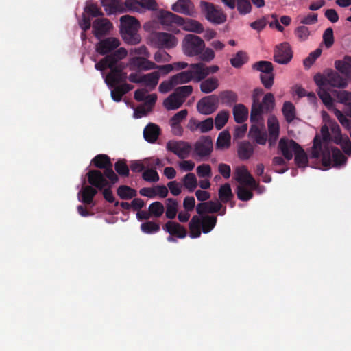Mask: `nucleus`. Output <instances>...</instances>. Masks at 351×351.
I'll use <instances>...</instances> for the list:
<instances>
[{
    "label": "nucleus",
    "instance_id": "obj_1",
    "mask_svg": "<svg viewBox=\"0 0 351 351\" xmlns=\"http://www.w3.org/2000/svg\"><path fill=\"white\" fill-rule=\"evenodd\" d=\"M262 90L256 89L253 94V104L251 108V126L248 136L258 145H265L268 141L265 130L264 115L271 112L274 108V97L271 93L266 94L262 102H259L258 97Z\"/></svg>",
    "mask_w": 351,
    "mask_h": 351
},
{
    "label": "nucleus",
    "instance_id": "obj_2",
    "mask_svg": "<svg viewBox=\"0 0 351 351\" xmlns=\"http://www.w3.org/2000/svg\"><path fill=\"white\" fill-rule=\"evenodd\" d=\"M329 130L328 124L324 123L321 128L322 141L318 135L315 137L311 155L313 158L322 156V164L326 167H339L346 163V158L338 149L329 145Z\"/></svg>",
    "mask_w": 351,
    "mask_h": 351
},
{
    "label": "nucleus",
    "instance_id": "obj_3",
    "mask_svg": "<svg viewBox=\"0 0 351 351\" xmlns=\"http://www.w3.org/2000/svg\"><path fill=\"white\" fill-rule=\"evenodd\" d=\"M221 204L217 200L198 204L196 206V210L202 216L195 215L191 219L189 224L190 237L192 239L198 238L202 232L204 234L210 232L215 226L217 217L203 215L217 213L221 208Z\"/></svg>",
    "mask_w": 351,
    "mask_h": 351
},
{
    "label": "nucleus",
    "instance_id": "obj_4",
    "mask_svg": "<svg viewBox=\"0 0 351 351\" xmlns=\"http://www.w3.org/2000/svg\"><path fill=\"white\" fill-rule=\"evenodd\" d=\"M121 33L123 40L130 45H137L141 40L138 34L141 25L134 17L125 15L121 17Z\"/></svg>",
    "mask_w": 351,
    "mask_h": 351
},
{
    "label": "nucleus",
    "instance_id": "obj_5",
    "mask_svg": "<svg viewBox=\"0 0 351 351\" xmlns=\"http://www.w3.org/2000/svg\"><path fill=\"white\" fill-rule=\"evenodd\" d=\"M95 67L97 70L101 72L106 68L110 69V73L106 76L104 77L102 73L104 81L108 87H112L116 83L125 81L127 77L126 73L117 69V66L115 65V61H112V58L108 56L96 63Z\"/></svg>",
    "mask_w": 351,
    "mask_h": 351
},
{
    "label": "nucleus",
    "instance_id": "obj_6",
    "mask_svg": "<svg viewBox=\"0 0 351 351\" xmlns=\"http://www.w3.org/2000/svg\"><path fill=\"white\" fill-rule=\"evenodd\" d=\"M314 80L317 86H325L329 89L331 87L345 88L348 85L345 78L332 71H326L323 74L315 75Z\"/></svg>",
    "mask_w": 351,
    "mask_h": 351
},
{
    "label": "nucleus",
    "instance_id": "obj_7",
    "mask_svg": "<svg viewBox=\"0 0 351 351\" xmlns=\"http://www.w3.org/2000/svg\"><path fill=\"white\" fill-rule=\"evenodd\" d=\"M192 92L193 87L190 85L177 88L172 94L164 100L163 105L165 108L168 110L179 108Z\"/></svg>",
    "mask_w": 351,
    "mask_h": 351
},
{
    "label": "nucleus",
    "instance_id": "obj_8",
    "mask_svg": "<svg viewBox=\"0 0 351 351\" xmlns=\"http://www.w3.org/2000/svg\"><path fill=\"white\" fill-rule=\"evenodd\" d=\"M205 47L204 41L195 34H186L182 41V49L188 57H194L202 53Z\"/></svg>",
    "mask_w": 351,
    "mask_h": 351
},
{
    "label": "nucleus",
    "instance_id": "obj_9",
    "mask_svg": "<svg viewBox=\"0 0 351 351\" xmlns=\"http://www.w3.org/2000/svg\"><path fill=\"white\" fill-rule=\"evenodd\" d=\"M322 117L325 124H328L330 130L334 135V141L335 143L341 145L344 152L347 154H351V142L347 136H342L340 132V128L338 124L330 119L329 115L325 111L322 112Z\"/></svg>",
    "mask_w": 351,
    "mask_h": 351
},
{
    "label": "nucleus",
    "instance_id": "obj_10",
    "mask_svg": "<svg viewBox=\"0 0 351 351\" xmlns=\"http://www.w3.org/2000/svg\"><path fill=\"white\" fill-rule=\"evenodd\" d=\"M191 81H192V77L188 70L182 71L162 81L158 86V91L165 94L176 86L189 83Z\"/></svg>",
    "mask_w": 351,
    "mask_h": 351
},
{
    "label": "nucleus",
    "instance_id": "obj_11",
    "mask_svg": "<svg viewBox=\"0 0 351 351\" xmlns=\"http://www.w3.org/2000/svg\"><path fill=\"white\" fill-rule=\"evenodd\" d=\"M162 72L160 70L152 71L147 74L131 73L128 79L133 83H142L149 90H154L158 84Z\"/></svg>",
    "mask_w": 351,
    "mask_h": 351
},
{
    "label": "nucleus",
    "instance_id": "obj_12",
    "mask_svg": "<svg viewBox=\"0 0 351 351\" xmlns=\"http://www.w3.org/2000/svg\"><path fill=\"white\" fill-rule=\"evenodd\" d=\"M178 43V38L170 33L156 32L150 37V45L158 48L170 49L176 47Z\"/></svg>",
    "mask_w": 351,
    "mask_h": 351
},
{
    "label": "nucleus",
    "instance_id": "obj_13",
    "mask_svg": "<svg viewBox=\"0 0 351 351\" xmlns=\"http://www.w3.org/2000/svg\"><path fill=\"white\" fill-rule=\"evenodd\" d=\"M93 162L97 167L105 169V176L112 184L117 181V176L112 169V165L108 156L105 154L97 155L93 159Z\"/></svg>",
    "mask_w": 351,
    "mask_h": 351
},
{
    "label": "nucleus",
    "instance_id": "obj_14",
    "mask_svg": "<svg viewBox=\"0 0 351 351\" xmlns=\"http://www.w3.org/2000/svg\"><path fill=\"white\" fill-rule=\"evenodd\" d=\"M149 57H132L129 60L130 70L150 71L153 69L160 70V65L149 60Z\"/></svg>",
    "mask_w": 351,
    "mask_h": 351
},
{
    "label": "nucleus",
    "instance_id": "obj_15",
    "mask_svg": "<svg viewBox=\"0 0 351 351\" xmlns=\"http://www.w3.org/2000/svg\"><path fill=\"white\" fill-rule=\"evenodd\" d=\"M201 6L205 12L206 19L210 22L221 24L226 21V15L210 3L202 2Z\"/></svg>",
    "mask_w": 351,
    "mask_h": 351
},
{
    "label": "nucleus",
    "instance_id": "obj_16",
    "mask_svg": "<svg viewBox=\"0 0 351 351\" xmlns=\"http://www.w3.org/2000/svg\"><path fill=\"white\" fill-rule=\"evenodd\" d=\"M167 149L172 152L181 159H184L189 156L191 147L184 141H169L166 145Z\"/></svg>",
    "mask_w": 351,
    "mask_h": 351
},
{
    "label": "nucleus",
    "instance_id": "obj_17",
    "mask_svg": "<svg viewBox=\"0 0 351 351\" xmlns=\"http://www.w3.org/2000/svg\"><path fill=\"white\" fill-rule=\"evenodd\" d=\"M218 107V97L215 95L205 97L200 99L197 104L198 112L204 115H208L215 112Z\"/></svg>",
    "mask_w": 351,
    "mask_h": 351
},
{
    "label": "nucleus",
    "instance_id": "obj_18",
    "mask_svg": "<svg viewBox=\"0 0 351 351\" xmlns=\"http://www.w3.org/2000/svg\"><path fill=\"white\" fill-rule=\"evenodd\" d=\"M156 6L155 0H125L124 11L141 12L142 8L154 10Z\"/></svg>",
    "mask_w": 351,
    "mask_h": 351
},
{
    "label": "nucleus",
    "instance_id": "obj_19",
    "mask_svg": "<svg viewBox=\"0 0 351 351\" xmlns=\"http://www.w3.org/2000/svg\"><path fill=\"white\" fill-rule=\"evenodd\" d=\"M293 57L291 46L287 43H283L276 47L274 60L278 64H286Z\"/></svg>",
    "mask_w": 351,
    "mask_h": 351
},
{
    "label": "nucleus",
    "instance_id": "obj_20",
    "mask_svg": "<svg viewBox=\"0 0 351 351\" xmlns=\"http://www.w3.org/2000/svg\"><path fill=\"white\" fill-rule=\"evenodd\" d=\"M86 14L95 17L101 14V12L97 5L90 3H86V5L84 8V12L82 14V18L79 21V25L84 31L90 29L91 25L90 19L86 16Z\"/></svg>",
    "mask_w": 351,
    "mask_h": 351
},
{
    "label": "nucleus",
    "instance_id": "obj_21",
    "mask_svg": "<svg viewBox=\"0 0 351 351\" xmlns=\"http://www.w3.org/2000/svg\"><path fill=\"white\" fill-rule=\"evenodd\" d=\"M267 129H268V143L269 147H273L276 143V141L280 135V125L278 120L273 115H270L267 119Z\"/></svg>",
    "mask_w": 351,
    "mask_h": 351
},
{
    "label": "nucleus",
    "instance_id": "obj_22",
    "mask_svg": "<svg viewBox=\"0 0 351 351\" xmlns=\"http://www.w3.org/2000/svg\"><path fill=\"white\" fill-rule=\"evenodd\" d=\"M171 8L175 12L189 16L194 17L197 15L195 6L191 0H177Z\"/></svg>",
    "mask_w": 351,
    "mask_h": 351
},
{
    "label": "nucleus",
    "instance_id": "obj_23",
    "mask_svg": "<svg viewBox=\"0 0 351 351\" xmlns=\"http://www.w3.org/2000/svg\"><path fill=\"white\" fill-rule=\"evenodd\" d=\"M112 27V24L105 18L97 19L93 23V32L99 39L108 34Z\"/></svg>",
    "mask_w": 351,
    "mask_h": 351
},
{
    "label": "nucleus",
    "instance_id": "obj_24",
    "mask_svg": "<svg viewBox=\"0 0 351 351\" xmlns=\"http://www.w3.org/2000/svg\"><path fill=\"white\" fill-rule=\"evenodd\" d=\"M279 148L285 158L290 160L296 151L300 148V145L293 140L282 138L279 141Z\"/></svg>",
    "mask_w": 351,
    "mask_h": 351
},
{
    "label": "nucleus",
    "instance_id": "obj_25",
    "mask_svg": "<svg viewBox=\"0 0 351 351\" xmlns=\"http://www.w3.org/2000/svg\"><path fill=\"white\" fill-rule=\"evenodd\" d=\"M187 127L191 132L199 131L202 133H206L213 129V120L212 118H208L202 121H199L195 119H191Z\"/></svg>",
    "mask_w": 351,
    "mask_h": 351
},
{
    "label": "nucleus",
    "instance_id": "obj_26",
    "mask_svg": "<svg viewBox=\"0 0 351 351\" xmlns=\"http://www.w3.org/2000/svg\"><path fill=\"white\" fill-rule=\"evenodd\" d=\"M234 178L239 184H245L247 186L255 184V180L244 166L236 167Z\"/></svg>",
    "mask_w": 351,
    "mask_h": 351
},
{
    "label": "nucleus",
    "instance_id": "obj_27",
    "mask_svg": "<svg viewBox=\"0 0 351 351\" xmlns=\"http://www.w3.org/2000/svg\"><path fill=\"white\" fill-rule=\"evenodd\" d=\"M120 45L119 39L114 37H109L99 42L96 45V51L102 55L111 52Z\"/></svg>",
    "mask_w": 351,
    "mask_h": 351
},
{
    "label": "nucleus",
    "instance_id": "obj_28",
    "mask_svg": "<svg viewBox=\"0 0 351 351\" xmlns=\"http://www.w3.org/2000/svg\"><path fill=\"white\" fill-rule=\"evenodd\" d=\"M88 182L99 189L110 186V182L108 181L98 170H92L87 173Z\"/></svg>",
    "mask_w": 351,
    "mask_h": 351
},
{
    "label": "nucleus",
    "instance_id": "obj_29",
    "mask_svg": "<svg viewBox=\"0 0 351 351\" xmlns=\"http://www.w3.org/2000/svg\"><path fill=\"white\" fill-rule=\"evenodd\" d=\"M213 150V142L208 137H202L195 145V152L199 156H208Z\"/></svg>",
    "mask_w": 351,
    "mask_h": 351
},
{
    "label": "nucleus",
    "instance_id": "obj_30",
    "mask_svg": "<svg viewBox=\"0 0 351 351\" xmlns=\"http://www.w3.org/2000/svg\"><path fill=\"white\" fill-rule=\"evenodd\" d=\"M179 26L186 32L201 34L204 32L203 25L197 21L192 19H184L181 16L179 22Z\"/></svg>",
    "mask_w": 351,
    "mask_h": 351
},
{
    "label": "nucleus",
    "instance_id": "obj_31",
    "mask_svg": "<svg viewBox=\"0 0 351 351\" xmlns=\"http://www.w3.org/2000/svg\"><path fill=\"white\" fill-rule=\"evenodd\" d=\"M134 98L138 101H144V104L148 105V109L154 105L157 96L156 94H148L147 88L138 89L134 93Z\"/></svg>",
    "mask_w": 351,
    "mask_h": 351
},
{
    "label": "nucleus",
    "instance_id": "obj_32",
    "mask_svg": "<svg viewBox=\"0 0 351 351\" xmlns=\"http://www.w3.org/2000/svg\"><path fill=\"white\" fill-rule=\"evenodd\" d=\"M189 68L188 71L192 77V81L199 82L206 77L205 64L202 62L191 64Z\"/></svg>",
    "mask_w": 351,
    "mask_h": 351
},
{
    "label": "nucleus",
    "instance_id": "obj_33",
    "mask_svg": "<svg viewBox=\"0 0 351 351\" xmlns=\"http://www.w3.org/2000/svg\"><path fill=\"white\" fill-rule=\"evenodd\" d=\"M158 19L160 23L166 26H170L173 24L179 25L181 16L176 15L169 11L160 10L158 12Z\"/></svg>",
    "mask_w": 351,
    "mask_h": 351
},
{
    "label": "nucleus",
    "instance_id": "obj_34",
    "mask_svg": "<svg viewBox=\"0 0 351 351\" xmlns=\"http://www.w3.org/2000/svg\"><path fill=\"white\" fill-rule=\"evenodd\" d=\"M163 230L171 235H175L180 239H183L186 236V229L180 224L174 221H168L163 226Z\"/></svg>",
    "mask_w": 351,
    "mask_h": 351
},
{
    "label": "nucleus",
    "instance_id": "obj_35",
    "mask_svg": "<svg viewBox=\"0 0 351 351\" xmlns=\"http://www.w3.org/2000/svg\"><path fill=\"white\" fill-rule=\"evenodd\" d=\"M97 194V190L90 186H83L77 194L80 201L86 204H91L93 199Z\"/></svg>",
    "mask_w": 351,
    "mask_h": 351
},
{
    "label": "nucleus",
    "instance_id": "obj_36",
    "mask_svg": "<svg viewBox=\"0 0 351 351\" xmlns=\"http://www.w3.org/2000/svg\"><path fill=\"white\" fill-rule=\"evenodd\" d=\"M329 88H327L325 86H318L317 94L320 99H322L323 104L326 106V107L334 112V109H337L334 105V100L329 94Z\"/></svg>",
    "mask_w": 351,
    "mask_h": 351
},
{
    "label": "nucleus",
    "instance_id": "obj_37",
    "mask_svg": "<svg viewBox=\"0 0 351 351\" xmlns=\"http://www.w3.org/2000/svg\"><path fill=\"white\" fill-rule=\"evenodd\" d=\"M119 82L116 83L112 87H109L111 90V97L114 101H120L122 96L131 90L132 87L128 84L118 85Z\"/></svg>",
    "mask_w": 351,
    "mask_h": 351
},
{
    "label": "nucleus",
    "instance_id": "obj_38",
    "mask_svg": "<svg viewBox=\"0 0 351 351\" xmlns=\"http://www.w3.org/2000/svg\"><path fill=\"white\" fill-rule=\"evenodd\" d=\"M101 1L106 12L108 14L124 11L121 0H101Z\"/></svg>",
    "mask_w": 351,
    "mask_h": 351
},
{
    "label": "nucleus",
    "instance_id": "obj_39",
    "mask_svg": "<svg viewBox=\"0 0 351 351\" xmlns=\"http://www.w3.org/2000/svg\"><path fill=\"white\" fill-rule=\"evenodd\" d=\"M158 135L159 128L154 123L148 124L143 130L144 138L149 143L155 142L158 138Z\"/></svg>",
    "mask_w": 351,
    "mask_h": 351
},
{
    "label": "nucleus",
    "instance_id": "obj_40",
    "mask_svg": "<svg viewBox=\"0 0 351 351\" xmlns=\"http://www.w3.org/2000/svg\"><path fill=\"white\" fill-rule=\"evenodd\" d=\"M219 84V80L217 77H210L201 82L200 90L202 93L208 94L217 89Z\"/></svg>",
    "mask_w": 351,
    "mask_h": 351
},
{
    "label": "nucleus",
    "instance_id": "obj_41",
    "mask_svg": "<svg viewBox=\"0 0 351 351\" xmlns=\"http://www.w3.org/2000/svg\"><path fill=\"white\" fill-rule=\"evenodd\" d=\"M233 114L236 122L242 123L248 117V109L243 104H237L233 108Z\"/></svg>",
    "mask_w": 351,
    "mask_h": 351
},
{
    "label": "nucleus",
    "instance_id": "obj_42",
    "mask_svg": "<svg viewBox=\"0 0 351 351\" xmlns=\"http://www.w3.org/2000/svg\"><path fill=\"white\" fill-rule=\"evenodd\" d=\"M188 63L185 62H177L173 64L160 65V71L163 75H167L173 71H181L188 66Z\"/></svg>",
    "mask_w": 351,
    "mask_h": 351
},
{
    "label": "nucleus",
    "instance_id": "obj_43",
    "mask_svg": "<svg viewBox=\"0 0 351 351\" xmlns=\"http://www.w3.org/2000/svg\"><path fill=\"white\" fill-rule=\"evenodd\" d=\"M254 151V146L249 142H243L240 144L238 149V154L241 159H248L253 154Z\"/></svg>",
    "mask_w": 351,
    "mask_h": 351
},
{
    "label": "nucleus",
    "instance_id": "obj_44",
    "mask_svg": "<svg viewBox=\"0 0 351 351\" xmlns=\"http://www.w3.org/2000/svg\"><path fill=\"white\" fill-rule=\"evenodd\" d=\"M182 182L183 186L189 191H193L198 185L197 178L193 173H186L182 178Z\"/></svg>",
    "mask_w": 351,
    "mask_h": 351
},
{
    "label": "nucleus",
    "instance_id": "obj_45",
    "mask_svg": "<svg viewBox=\"0 0 351 351\" xmlns=\"http://www.w3.org/2000/svg\"><path fill=\"white\" fill-rule=\"evenodd\" d=\"M231 136L228 132L224 130L219 133L216 145L217 149H227L230 145Z\"/></svg>",
    "mask_w": 351,
    "mask_h": 351
},
{
    "label": "nucleus",
    "instance_id": "obj_46",
    "mask_svg": "<svg viewBox=\"0 0 351 351\" xmlns=\"http://www.w3.org/2000/svg\"><path fill=\"white\" fill-rule=\"evenodd\" d=\"M178 202L172 198L167 199L166 202V217L170 219L176 217L178 213Z\"/></svg>",
    "mask_w": 351,
    "mask_h": 351
},
{
    "label": "nucleus",
    "instance_id": "obj_47",
    "mask_svg": "<svg viewBox=\"0 0 351 351\" xmlns=\"http://www.w3.org/2000/svg\"><path fill=\"white\" fill-rule=\"evenodd\" d=\"M335 65L338 71L351 78V58L344 61H336Z\"/></svg>",
    "mask_w": 351,
    "mask_h": 351
},
{
    "label": "nucleus",
    "instance_id": "obj_48",
    "mask_svg": "<svg viewBox=\"0 0 351 351\" xmlns=\"http://www.w3.org/2000/svg\"><path fill=\"white\" fill-rule=\"evenodd\" d=\"M238 198L242 201H247L252 198V189L245 184H239L237 187Z\"/></svg>",
    "mask_w": 351,
    "mask_h": 351
},
{
    "label": "nucleus",
    "instance_id": "obj_49",
    "mask_svg": "<svg viewBox=\"0 0 351 351\" xmlns=\"http://www.w3.org/2000/svg\"><path fill=\"white\" fill-rule=\"evenodd\" d=\"M338 102L343 104L349 110V114L351 116V93L348 91H339L337 94Z\"/></svg>",
    "mask_w": 351,
    "mask_h": 351
},
{
    "label": "nucleus",
    "instance_id": "obj_50",
    "mask_svg": "<svg viewBox=\"0 0 351 351\" xmlns=\"http://www.w3.org/2000/svg\"><path fill=\"white\" fill-rule=\"evenodd\" d=\"M294 34L299 41L304 42L309 38L311 33L308 27L301 25L295 28Z\"/></svg>",
    "mask_w": 351,
    "mask_h": 351
},
{
    "label": "nucleus",
    "instance_id": "obj_51",
    "mask_svg": "<svg viewBox=\"0 0 351 351\" xmlns=\"http://www.w3.org/2000/svg\"><path fill=\"white\" fill-rule=\"evenodd\" d=\"M118 195L123 199H131L136 196V192L134 189L128 186H120L117 189Z\"/></svg>",
    "mask_w": 351,
    "mask_h": 351
},
{
    "label": "nucleus",
    "instance_id": "obj_52",
    "mask_svg": "<svg viewBox=\"0 0 351 351\" xmlns=\"http://www.w3.org/2000/svg\"><path fill=\"white\" fill-rule=\"evenodd\" d=\"M219 197L222 202H228L231 199L232 193L229 184H225L220 187Z\"/></svg>",
    "mask_w": 351,
    "mask_h": 351
},
{
    "label": "nucleus",
    "instance_id": "obj_53",
    "mask_svg": "<svg viewBox=\"0 0 351 351\" xmlns=\"http://www.w3.org/2000/svg\"><path fill=\"white\" fill-rule=\"evenodd\" d=\"M127 54V50L123 47H120L117 49L112 54L108 56L112 58V61H115V65L117 66V69H121L122 71L123 67L121 66V64H118L117 62L125 58Z\"/></svg>",
    "mask_w": 351,
    "mask_h": 351
},
{
    "label": "nucleus",
    "instance_id": "obj_54",
    "mask_svg": "<svg viewBox=\"0 0 351 351\" xmlns=\"http://www.w3.org/2000/svg\"><path fill=\"white\" fill-rule=\"evenodd\" d=\"M141 230L145 234H152L160 230V226L155 222L147 221L141 225Z\"/></svg>",
    "mask_w": 351,
    "mask_h": 351
},
{
    "label": "nucleus",
    "instance_id": "obj_55",
    "mask_svg": "<svg viewBox=\"0 0 351 351\" xmlns=\"http://www.w3.org/2000/svg\"><path fill=\"white\" fill-rule=\"evenodd\" d=\"M282 112L288 122H291L295 119V107L291 102H285L282 108Z\"/></svg>",
    "mask_w": 351,
    "mask_h": 351
},
{
    "label": "nucleus",
    "instance_id": "obj_56",
    "mask_svg": "<svg viewBox=\"0 0 351 351\" xmlns=\"http://www.w3.org/2000/svg\"><path fill=\"white\" fill-rule=\"evenodd\" d=\"M229 117V114L226 110H221L218 112L215 119V128L217 130L221 129L227 123Z\"/></svg>",
    "mask_w": 351,
    "mask_h": 351
},
{
    "label": "nucleus",
    "instance_id": "obj_57",
    "mask_svg": "<svg viewBox=\"0 0 351 351\" xmlns=\"http://www.w3.org/2000/svg\"><path fill=\"white\" fill-rule=\"evenodd\" d=\"M196 173L199 178H209L212 176L211 167L208 164H202L197 167Z\"/></svg>",
    "mask_w": 351,
    "mask_h": 351
},
{
    "label": "nucleus",
    "instance_id": "obj_58",
    "mask_svg": "<svg viewBox=\"0 0 351 351\" xmlns=\"http://www.w3.org/2000/svg\"><path fill=\"white\" fill-rule=\"evenodd\" d=\"M188 111L186 110H182L177 112L170 120V125L171 128H178L179 124L187 116Z\"/></svg>",
    "mask_w": 351,
    "mask_h": 351
},
{
    "label": "nucleus",
    "instance_id": "obj_59",
    "mask_svg": "<svg viewBox=\"0 0 351 351\" xmlns=\"http://www.w3.org/2000/svg\"><path fill=\"white\" fill-rule=\"evenodd\" d=\"M295 161L299 167H304L307 165V156L300 147L295 153Z\"/></svg>",
    "mask_w": 351,
    "mask_h": 351
},
{
    "label": "nucleus",
    "instance_id": "obj_60",
    "mask_svg": "<svg viewBox=\"0 0 351 351\" xmlns=\"http://www.w3.org/2000/svg\"><path fill=\"white\" fill-rule=\"evenodd\" d=\"M253 69L259 71L261 73L273 72L272 64L268 61H260L253 65Z\"/></svg>",
    "mask_w": 351,
    "mask_h": 351
},
{
    "label": "nucleus",
    "instance_id": "obj_61",
    "mask_svg": "<svg viewBox=\"0 0 351 351\" xmlns=\"http://www.w3.org/2000/svg\"><path fill=\"white\" fill-rule=\"evenodd\" d=\"M150 159L145 158L143 160H135L132 162L130 168L132 171L135 172L142 171L145 167H149L152 165L149 163Z\"/></svg>",
    "mask_w": 351,
    "mask_h": 351
},
{
    "label": "nucleus",
    "instance_id": "obj_62",
    "mask_svg": "<svg viewBox=\"0 0 351 351\" xmlns=\"http://www.w3.org/2000/svg\"><path fill=\"white\" fill-rule=\"evenodd\" d=\"M165 208L159 202H155L152 203L149 206V211L151 215L155 217H160L164 213Z\"/></svg>",
    "mask_w": 351,
    "mask_h": 351
},
{
    "label": "nucleus",
    "instance_id": "obj_63",
    "mask_svg": "<svg viewBox=\"0 0 351 351\" xmlns=\"http://www.w3.org/2000/svg\"><path fill=\"white\" fill-rule=\"evenodd\" d=\"M247 61L246 53L243 51H239L237 54L230 60L231 64L234 67H240Z\"/></svg>",
    "mask_w": 351,
    "mask_h": 351
},
{
    "label": "nucleus",
    "instance_id": "obj_64",
    "mask_svg": "<svg viewBox=\"0 0 351 351\" xmlns=\"http://www.w3.org/2000/svg\"><path fill=\"white\" fill-rule=\"evenodd\" d=\"M142 177L143 180L149 182H156L159 180V176L157 171L152 168L145 170Z\"/></svg>",
    "mask_w": 351,
    "mask_h": 351
}]
</instances>
